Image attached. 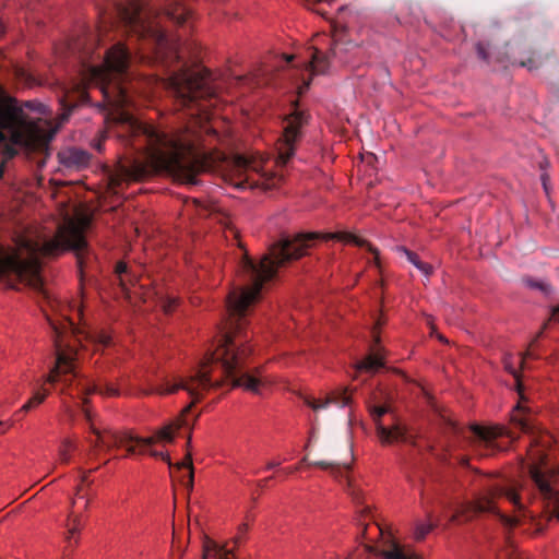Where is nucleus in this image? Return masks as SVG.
I'll use <instances>...</instances> for the list:
<instances>
[{
	"label": "nucleus",
	"instance_id": "nucleus-41",
	"mask_svg": "<svg viewBox=\"0 0 559 559\" xmlns=\"http://www.w3.org/2000/svg\"><path fill=\"white\" fill-rule=\"evenodd\" d=\"M542 180H543L544 189H545L546 193H548L547 176H546V175H543V176H542Z\"/></svg>",
	"mask_w": 559,
	"mask_h": 559
},
{
	"label": "nucleus",
	"instance_id": "nucleus-3",
	"mask_svg": "<svg viewBox=\"0 0 559 559\" xmlns=\"http://www.w3.org/2000/svg\"><path fill=\"white\" fill-rule=\"evenodd\" d=\"M58 216L53 237L35 228H23L14 236V248L0 243V278L8 287L16 288L19 283H23L41 288L40 257H55L70 249L76 251L80 272H84V233L90 226L91 216L82 207L66 202H60Z\"/></svg>",
	"mask_w": 559,
	"mask_h": 559
},
{
	"label": "nucleus",
	"instance_id": "nucleus-2",
	"mask_svg": "<svg viewBox=\"0 0 559 559\" xmlns=\"http://www.w3.org/2000/svg\"><path fill=\"white\" fill-rule=\"evenodd\" d=\"M318 239H336L345 243H354L366 248L373 254L378 264L379 252L368 241L349 233L333 234H298L293 238L285 237L273 245L270 253L264 255L259 263H254L249 257H243L240 263L242 276L251 284L234 289L227 298L226 308L229 316L228 331L225 332L214 350L206 353L197 368L186 376H151L140 379L139 394L167 395L179 390L186 391L192 403L200 401L209 391L222 386L229 381L231 388L262 394L272 386L275 379L264 372L262 367L252 371L242 372L246 359L251 354L248 345L249 336L243 332L250 307L258 300L264 282L271 280L277 269L285 262L299 259L307 253L310 246Z\"/></svg>",
	"mask_w": 559,
	"mask_h": 559
},
{
	"label": "nucleus",
	"instance_id": "nucleus-38",
	"mask_svg": "<svg viewBox=\"0 0 559 559\" xmlns=\"http://www.w3.org/2000/svg\"><path fill=\"white\" fill-rule=\"evenodd\" d=\"M94 148H96L98 152H102L103 150V146H102V140H97L94 142L93 144Z\"/></svg>",
	"mask_w": 559,
	"mask_h": 559
},
{
	"label": "nucleus",
	"instance_id": "nucleus-23",
	"mask_svg": "<svg viewBox=\"0 0 559 559\" xmlns=\"http://www.w3.org/2000/svg\"><path fill=\"white\" fill-rule=\"evenodd\" d=\"M396 250L403 253L407 260L425 276H429L431 274L432 267L428 263L423 262L416 253L409 251L405 247H397Z\"/></svg>",
	"mask_w": 559,
	"mask_h": 559
},
{
	"label": "nucleus",
	"instance_id": "nucleus-6",
	"mask_svg": "<svg viewBox=\"0 0 559 559\" xmlns=\"http://www.w3.org/2000/svg\"><path fill=\"white\" fill-rule=\"evenodd\" d=\"M251 83L252 79L247 75L224 74L218 78L202 67H182L166 80L165 85L182 106L192 110L191 116H195L200 130L210 134L216 131L211 123L214 112L209 109L217 106L221 94Z\"/></svg>",
	"mask_w": 559,
	"mask_h": 559
},
{
	"label": "nucleus",
	"instance_id": "nucleus-43",
	"mask_svg": "<svg viewBox=\"0 0 559 559\" xmlns=\"http://www.w3.org/2000/svg\"><path fill=\"white\" fill-rule=\"evenodd\" d=\"M449 508H450V507H449V506H447V504H443V506H442V514H444V516H448V515H447V512H448V509H449Z\"/></svg>",
	"mask_w": 559,
	"mask_h": 559
},
{
	"label": "nucleus",
	"instance_id": "nucleus-31",
	"mask_svg": "<svg viewBox=\"0 0 559 559\" xmlns=\"http://www.w3.org/2000/svg\"><path fill=\"white\" fill-rule=\"evenodd\" d=\"M527 285L532 288H535V289H539L542 292H544L545 294H549L550 293V287L547 283L543 282V281H527Z\"/></svg>",
	"mask_w": 559,
	"mask_h": 559
},
{
	"label": "nucleus",
	"instance_id": "nucleus-20",
	"mask_svg": "<svg viewBox=\"0 0 559 559\" xmlns=\"http://www.w3.org/2000/svg\"><path fill=\"white\" fill-rule=\"evenodd\" d=\"M530 355H531L530 352H527L525 355H518V356L508 354L504 356V359H503V365H504L506 370L510 374H512L515 379L516 389H518V392L521 397H523V395H522L523 385H522V381L520 378V369L526 368V359Z\"/></svg>",
	"mask_w": 559,
	"mask_h": 559
},
{
	"label": "nucleus",
	"instance_id": "nucleus-35",
	"mask_svg": "<svg viewBox=\"0 0 559 559\" xmlns=\"http://www.w3.org/2000/svg\"><path fill=\"white\" fill-rule=\"evenodd\" d=\"M460 515H461V512L459 510L453 512L452 514L449 515L448 523L449 524L456 523Z\"/></svg>",
	"mask_w": 559,
	"mask_h": 559
},
{
	"label": "nucleus",
	"instance_id": "nucleus-29",
	"mask_svg": "<svg viewBox=\"0 0 559 559\" xmlns=\"http://www.w3.org/2000/svg\"><path fill=\"white\" fill-rule=\"evenodd\" d=\"M314 465L321 467V468H324V469H328V468H331V473L337 477L338 474H342V473H346L349 468L348 465H344L342 467L340 466H333L332 464H329L328 462H324V461H321V462H316Z\"/></svg>",
	"mask_w": 559,
	"mask_h": 559
},
{
	"label": "nucleus",
	"instance_id": "nucleus-36",
	"mask_svg": "<svg viewBox=\"0 0 559 559\" xmlns=\"http://www.w3.org/2000/svg\"><path fill=\"white\" fill-rule=\"evenodd\" d=\"M73 311H75V316H76V318H78L80 321H83V312H82L81 307L75 306V309H73Z\"/></svg>",
	"mask_w": 559,
	"mask_h": 559
},
{
	"label": "nucleus",
	"instance_id": "nucleus-11",
	"mask_svg": "<svg viewBox=\"0 0 559 559\" xmlns=\"http://www.w3.org/2000/svg\"><path fill=\"white\" fill-rule=\"evenodd\" d=\"M271 160L259 152L248 155H236L226 162L223 169L224 180L238 190L260 187L272 189L283 179V175L274 174L267 165Z\"/></svg>",
	"mask_w": 559,
	"mask_h": 559
},
{
	"label": "nucleus",
	"instance_id": "nucleus-44",
	"mask_svg": "<svg viewBox=\"0 0 559 559\" xmlns=\"http://www.w3.org/2000/svg\"><path fill=\"white\" fill-rule=\"evenodd\" d=\"M3 173H4V163H2V165L0 166V178H2Z\"/></svg>",
	"mask_w": 559,
	"mask_h": 559
},
{
	"label": "nucleus",
	"instance_id": "nucleus-5",
	"mask_svg": "<svg viewBox=\"0 0 559 559\" xmlns=\"http://www.w3.org/2000/svg\"><path fill=\"white\" fill-rule=\"evenodd\" d=\"M528 456L525 475L520 480L491 486L473 504L476 512H492L504 527L512 528L520 520L502 514L495 500L506 499L519 511H523L527 502L540 499L559 519V468L550 467L544 447L532 448Z\"/></svg>",
	"mask_w": 559,
	"mask_h": 559
},
{
	"label": "nucleus",
	"instance_id": "nucleus-16",
	"mask_svg": "<svg viewBox=\"0 0 559 559\" xmlns=\"http://www.w3.org/2000/svg\"><path fill=\"white\" fill-rule=\"evenodd\" d=\"M87 504L86 495L83 492V488L79 487L66 522V539L69 545L78 543V534L82 527V513L87 508Z\"/></svg>",
	"mask_w": 559,
	"mask_h": 559
},
{
	"label": "nucleus",
	"instance_id": "nucleus-34",
	"mask_svg": "<svg viewBox=\"0 0 559 559\" xmlns=\"http://www.w3.org/2000/svg\"><path fill=\"white\" fill-rule=\"evenodd\" d=\"M476 48H477V53H478V56H479L481 59L486 60V59L488 58V56H487L486 49H485V47L483 46V44H481V43H478Z\"/></svg>",
	"mask_w": 559,
	"mask_h": 559
},
{
	"label": "nucleus",
	"instance_id": "nucleus-13",
	"mask_svg": "<svg viewBox=\"0 0 559 559\" xmlns=\"http://www.w3.org/2000/svg\"><path fill=\"white\" fill-rule=\"evenodd\" d=\"M308 122V115L294 104L293 112L284 119L283 135L276 144V167H285L295 152V144L301 138V129Z\"/></svg>",
	"mask_w": 559,
	"mask_h": 559
},
{
	"label": "nucleus",
	"instance_id": "nucleus-28",
	"mask_svg": "<svg viewBox=\"0 0 559 559\" xmlns=\"http://www.w3.org/2000/svg\"><path fill=\"white\" fill-rule=\"evenodd\" d=\"M522 404L518 403L514 407V414L512 415V420L518 424V426L525 432H528L531 430V425L528 420L525 417H520L515 414V412H519L522 409Z\"/></svg>",
	"mask_w": 559,
	"mask_h": 559
},
{
	"label": "nucleus",
	"instance_id": "nucleus-25",
	"mask_svg": "<svg viewBox=\"0 0 559 559\" xmlns=\"http://www.w3.org/2000/svg\"><path fill=\"white\" fill-rule=\"evenodd\" d=\"M76 449L75 443L70 439H64L59 448L58 457L62 463H68L71 457V453Z\"/></svg>",
	"mask_w": 559,
	"mask_h": 559
},
{
	"label": "nucleus",
	"instance_id": "nucleus-19",
	"mask_svg": "<svg viewBox=\"0 0 559 559\" xmlns=\"http://www.w3.org/2000/svg\"><path fill=\"white\" fill-rule=\"evenodd\" d=\"M58 158L67 168L80 169L90 163V154L78 147H68L59 152Z\"/></svg>",
	"mask_w": 559,
	"mask_h": 559
},
{
	"label": "nucleus",
	"instance_id": "nucleus-14",
	"mask_svg": "<svg viewBox=\"0 0 559 559\" xmlns=\"http://www.w3.org/2000/svg\"><path fill=\"white\" fill-rule=\"evenodd\" d=\"M369 411L376 424L377 437L382 444L412 441V435L408 433L407 429L400 421L395 420L394 415H392L393 424L391 426H385L381 421L382 416L391 414L389 405H374Z\"/></svg>",
	"mask_w": 559,
	"mask_h": 559
},
{
	"label": "nucleus",
	"instance_id": "nucleus-24",
	"mask_svg": "<svg viewBox=\"0 0 559 559\" xmlns=\"http://www.w3.org/2000/svg\"><path fill=\"white\" fill-rule=\"evenodd\" d=\"M334 0H304L305 5L309 9L314 11L316 13L320 14L322 17L330 20V14L326 10L321 8V5H331Z\"/></svg>",
	"mask_w": 559,
	"mask_h": 559
},
{
	"label": "nucleus",
	"instance_id": "nucleus-17",
	"mask_svg": "<svg viewBox=\"0 0 559 559\" xmlns=\"http://www.w3.org/2000/svg\"><path fill=\"white\" fill-rule=\"evenodd\" d=\"M203 559H234L230 549H227L225 546H219L216 542L212 539H206L203 545ZM306 559H340L336 556L328 557L325 552L313 550L308 554ZM345 559H353L352 557H347Z\"/></svg>",
	"mask_w": 559,
	"mask_h": 559
},
{
	"label": "nucleus",
	"instance_id": "nucleus-40",
	"mask_svg": "<svg viewBox=\"0 0 559 559\" xmlns=\"http://www.w3.org/2000/svg\"><path fill=\"white\" fill-rule=\"evenodd\" d=\"M278 465H280V463H278V462L272 461V462L267 463V465H266V469L275 468V467H277Z\"/></svg>",
	"mask_w": 559,
	"mask_h": 559
},
{
	"label": "nucleus",
	"instance_id": "nucleus-33",
	"mask_svg": "<svg viewBox=\"0 0 559 559\" xmlns=\"http://www.w3.org/2000/svg\"><path fill=\"white\" fill-rule=\"evenodd\" d=\"M62 407H63L66 415H68L72 419L74 417V411L72 409L71 405H69L66 401H63Z\"/></svg>",
	"mask_w": 559,
	"mask_h": 559
},
{
	"label": "nucleus",
	"instance_id": "nucleus-21",
	"mask_svg": "<svg viewBox=\"0 0 559 559\" xmlns=\"http://www.w3.org/2000/svg\"><path fill=\"white\" fill-rule=\"evenodd\" d=\"M426 521H416L413 527V538L423 540L441 522V515L435 516L432 511H427Z\"/></svg>",
	"mask_w": 559,
	"mask_h": 559
},
{
	"label": "nucleus",
	"instance_id": "nucleus-42",
	"mask_svg": "<svg viewBox=\"0 0 559 559\" xmlns=\"http://www.w3.org/2000/svg\"><path fill=\"white\" fill-rule=\"evenodd\" d=\"M4 32H5V26L2 23V21H0V37L4 34Z\"/></svg>",
	"mask_w": 559,
	"mask_h": 559
},
{
	"label": "nucleus",
	"instance_id": "nucleus-39",
	"mask_svg": "<svg viewBox=\"0 0 559 559\" xmlns=\"http://www.w3.org/2000/svg\"><path fill=\"white\" fill-rule=\"evenodd\" d=\"M248 531V525L247 524H241L239 526V535H245Z\"/></svg>",
	"mask_w": 559,
	"mask_h": 559
},
{
	"label": "nucleus",
	"instance_id": "nucleus-48",
	"mask_svg": "<svg viewBox=\"0 0 559 559\" xmlns=\"http://www.w3.org/2000/svg\"><path fill=\"white\" fill-rule=\"evenodd\" d=\"M295 471H298V467H294V468L289 469L288 473H293Z\"/></svg>",
	"mask_w": 559,
	"mask_h": 559
},
{
	"label": "nucleus",
	"instance_id": "nucleus-47",
	"mask_svg": "<svg viewBox=\"0 0 559 559\" xmlns=\"http://www.w3.org/2000/svg\"><path fill=\"white\" fill-rule=\"evenodd\" d=\"M293 59V56H287L286 61L289 62Z\"/></svg>",
	"mask_w": 559,
	"mask_h": 559
},
{
	"label": "nucleus",
	"instance_id": "nucleus-1",
	"mask_svg": "<svg viewBox=\"0 0 559 559\" xmlns=\"http://www.w3.org/2000/svg\"><path fill=\"white\" fill-rule=\"evenodd\" d=\"M100 28L94 32L84 26L67 43V53L80 62L78 78L66 87L67 93L76 92L81 102H88L86 90L91 86L99 90L103 100L98 107L108 110L105 117L108 130L104 136L114 132L142 152L143 160L134 163L136 179L166 173L179 180L194 182L195 175L204 167L195 148L199 135L190 128L162 131L141 121L129 110L133 105L127 82L130 52L118 43L100 58L95 53L100 44Z\"/></svg>",
	"mask_w": 559,
	"mask_h": 559
},
{
	"label": "nucleus",
	"instance_id": "nucleus-26",
	"mask_svg": "<svg viewBox=\"0 0 559 559\" xmlns=\"http://www.w3.org/2000/svg\"><path fill=\"white\" fill-rule=\"evenodd\" d=\"M156 304L162 307L164 312L169 313L177 305V299L175 297L156 293Z\"/></svg>",
	"mask_w": 559,
	"mask_h": 559
},
{
	"label": "nucleus",
	"instance_id": "nucleus-30",
	"mask_svg": "<svg viewBox=\"0 0 559 559\" xmlns=\"http://www.w3.org/2000/svg\"><path fill=\"white\" fill-rule=\"evenodd\" d=\"M179 468H187L189 473V483L192 485L193 481V467H192V459L191 455L188 454L180 463H178Z\"/></svg>",
	"mask_w": 559,
	"mask_h": 559
},
{
	"label": "nucleus",
	"instance_id": "nucleus-50",
	"mask_svg": "<svg viewBox=\"0 0 559 559\" xmlns=\"http://www.w3.org/2000/svg\"><path fill=\"white\" fill-rule=\"evenodd\" d=\"M3 425H4V423H3V421H0V427H1V426H3Z\"/></svg>",
	"mask_w": 559,
	"mask_h": 559
},
{
	"label": "nucleus",
	"instance_id": "nucleus-12",
	"mask_svg": "<svg viewBox=\"0 0 559 559\" xmlns=\"http://www.w3.org/2000/svg\"><path fill=\"white\" fill-rule=\"evenodd\" d=\"M190 10L177 0L169 1L163 9L150 0H112L109 20H189ZM107 20V16H104Z\"/></svg>",
	"mask_w": 559,
	"mask_h": 559
},
{
	"label": "nucleus",
	"instance_id": "nucleus-46",
	"mask_svg": "<svg viewBox=\"0 0 559 559\" xmlns=\"http://www.w3.org/2000/svg\"><path fill=\"white\" fill-rule=\"evenodd\" d=\"M25 107H27V108H32V109H33V106H32V104H31V103H26V104H25Z\"/></svg>",
	"mask_w": 559,
	"mask_h": 559
},
{
	"label": "nucleus",
	"instance_id": "nucleus-37",
	"mask_svg": "<svg viewBox=\"0 0 559 559\" xmlns=\"http://www.w3.org/2000/svg\"><path fill=\"white\" fill-rule=\"evenodd\" d=\"M551 316H552V319H554L555 321H558V322H559V306H558V307H556V308H554V310H552V314H551Z\"/></svg>",
	"mask_w": 559,
	"mask_h": 559
},
{
	"label": "nucleus",
	"instance_id": "nucleus-32",
	"mask_svg": "<svg viewBox=\"0 0 559 559\" xmlns=\"http://www.w3.org/2000/svg\"><path fill=\"white\" fill-rule=\"evenodd\" d=\"M44 294H45V297L47 299L49 307L51 308L52 311H55L59 307V301L56 299H51L50 296L46 292H44Z\"/></svg>",
	"mask_w": 559,
	"mask_h": 559
},
{
	"label": "nucleus",
	"instance_id": "nucleus-9",
	"mask_svg": "<svg viewBox=\"0 0 559 559\" xmlns=\"http://www.w3.org/2000/svg\"><path fill=\"white\" fill-rule=\"evenodd\" d=\"M346 8L338 9L337 17L331 21L332 37L328 35H316L309 47V59L304 62L300 70V83L297 85V93L301 96L309 87L313 75L324 74L330 69L331 56L337 57L347 46H359L364 43L354 37V29L347 23L343 25Z\"/></svg>",
	"mask_w": 559,
	"mask_h": 559
},
{
	"label": "nucleus",
	"instance_id": "nucleus-18",
	"mask_svg": "<svg viewBox=\"0 0 559 559\" xmlns=\"http://www.w3.org/2000/svg\"><path fill=\"white\" fill-rule=\"evenodd\" d=\"M304 402L308 407H310L314 412L326 408L329 405L332 404L341 408H344L350 405L352 394L347 391V389H338L333 391L324 400H317L314 397L307 396L305 397Z\"/></svg>",
	"mask_w": 559,
	"mask_h": 559
},
{
	"label": "nucleus",
	"instance_id": "nucleus-10",
	"mask_svg": "<svg viewBox=\"0 0 559 559\" xmlns=\"http://www.w3.org/2000/svg\"><path fill=\"white\" fill-rule=\"evenodd\" d=\"M358 526L366 552L379 559H419L413 546L400 542L393 526L379 522L369 506L360 509Z\"/></svg>",
	"mask_w": 559,
	"mask_h": 559
},
{
	"label": "nucleus",
	"instance_id": "nucleus-45",
	"mask_svg": "<svg viewBox=\"0 0 559 559\" xmlns=\"http://www.w3.org/2000/svg\"><path fill=\"white\" fill-rule=\"evenodd\" d=\"M68 118V115L63 114L62 117H61V122H63L64 120H67Z\"/></svg>",
	"mask_w": 559,
	"mask_h": 559
},
{
	"label": "nucleus",
	"instance_id": "nucleus-4",
	"mask_svg": "<svg viewBox=\"0 0 559 559\" xmlns=\"http://www.w3.org/2000/svg\"><path fill=\"white\" fill-rule=\"evenodd\" d=\"M47 320L53 333V344L56 352L55 367L50 372L32 382V396L20 408L17 413H26L39 406L48 396L49 389L46 383L60 386V393L69 391V395L78 396L81 405L86 404V395L98 392L106 396H116L120 394L117 386L111 383H95L81 376L75 367V360L80 353L78 345L84 347L83 342H90L94 345L108 346L111 336L106 331L92 330L85 323L76 325L74 318L68 314H61V320L46 313Z\"/></svg>",
	"mask_w": 559,
	"mask_h": 559
},
{
	"label": "nucleus",
	"instance_id": "nucleus-15",
	"mask_svg": "<svg viewBox=\"0 0 559 559\" xmlns=\"http://www.w3.org/2000/svg\"><path fill=\"white\" fill-rule=\"evenodd\" d=\"M502 427H480L474 425L471 427L469 432L474 440L471 441L474 451L479 455H490L497 449L496 439L504 433Z\"/></svg>",
	"mask_w": 559,
	"mask_h": 559
},
{
	"label": "nucleus",
	"instance_id": "nucleus-7",
	"mask_svg": "<svg viewBox=\"0 0 559 559\" xmlns=\"http://www.w3.org/2000/svg\"><path fill=\"white\" fill-rule=\"evenodd\" d=\"M58 127L46 117L27 114L0 86V143L10 142L2 152L5 158L16 154L15 146L29 151L47 148Z\"/></svg>",
	"mask_w": 559,
	"mask_h": 559
},
{
	"label": "nucleus",
	"instance_id": "nucleus-49",
	"mask_svg": "<svg viewBox=\"0 0 559 559\" xmlns=\"http://www.w3.org/2000/svg\"><path fill=\"white\" fill-rule=\"evenodd\" d=\"M314 438V432L312 431L310 435V441Z\"/></svg>",
	"mask_w": 559,
	"mask_h": 559
},
{
	"label": "nucleus",
	"instance_id": "nucleus-22",
	"mask_svg": "<svg viewBox=\"0 0 559 559\" xmlns=\"http://www.w3.org/2000/svg\"><path fill=\"white\" fill-rule=\"evenodd\" d=\"M383 355L378 349H376L357 365V370L372 373L378 371L381 367H383Z\"/></svg>",
	"mask_w": 559,
	"mask_h": 559
},
{
	"label": "nucleus",
	"instance_id": "nucleus-8",
	"mask_svg": "<svg viewBox=\"0 0 559 559\" xmlns=\"http://www.w3.org/2000/svg\"><path fill=\"white\" fill-rule=\"evenodd\" d=\"M81 408L85 419L90 423L91 432L95 435L94 439L88 440L91 452L93 454L107 452L117 447L124 448L128 454L148 453L150 455L159 457L170 464V457L168 453L154 450L153 445L157 442L169 443L174 441L177 431L187 425L183 416L190 411L191 404L182 409L181 415L177 419L165 425L158 429L154 436L147 438H141L130 432L117 433L110 429L99 430L94 424L93 415L90 408H87L85 404L81 405Z\"/></svg>",
	"mask_w": 559,
	"mask_h": 559
},
{
	"label": "nucleus",
	"instance_id": "nucleus-27",
	"mask_svg": "<svg viewBox=\"0 0 559 559\" xmlns=\"http://www.w3.org/2000/svg\"><path fill=\"white\" fill-rule=\"evenodd\" d=\"M115 272H116V275L119 280V283L122 287V289L128 293L129 292V288L127 287V284H126V277L128 276V266L124 262H119L117 265H116V269H115Z\"/></svg>",
	"mask_w": 559,
	"mask_h": 559
}]
</instances>
